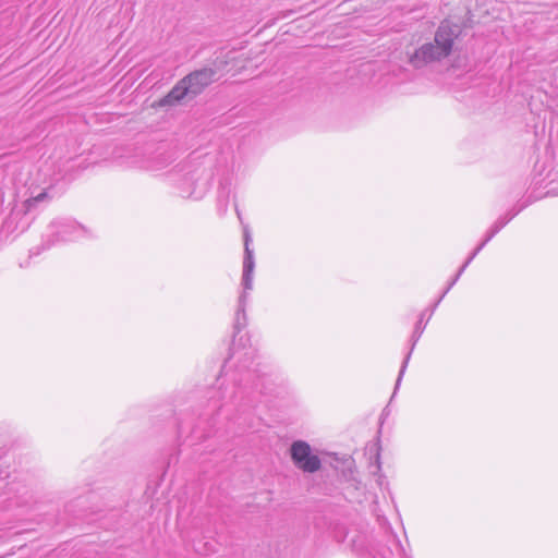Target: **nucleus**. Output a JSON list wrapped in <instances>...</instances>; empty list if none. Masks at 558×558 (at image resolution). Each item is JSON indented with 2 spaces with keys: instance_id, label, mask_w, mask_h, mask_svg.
<instances>
[{
  "instance_id": "f257e3e1",
  "label": "nucleus",
  "mask_w": 558,
  "mask_h": 558,
  "mask_svg": "<svg viewBox=\"0 0 558 558\" xmlns=\"http://www.w3.org/2000/svg\"><path fill=\"white\" fill-rule=\"evenodd\" d=\"M457 36L458 26L449 21H442L435 33L434 43H426L410 53L409 63L415 69H422L447 58L452 51Z\"/></svg>"
},
{
  "instance_id": "f03ea898",
  "label": "nucleus",
  "mask_w": 558,
  "mask_h": 558,
  "mask_svg": "<svg viewBox=\"0 0 558 558\" xmlns=\"http://www.w3.org/2000/svg\"><path fill=\"white\" fill-rule=\"evenodd\" d=\"M251 234L248 230L244 232V260H243V276L242 286L243 293L239 298V306L235 316L236 327L240 325V319H245V305L248 295V291L253 289V272L255 267L253 250L250 247Z\"/></svg>"
},
{
  "instance_id": "7ed1b4c3",
  "label": "nucleus",
  "mask_w": 558,
  "mask_h": 558,
  "mask_svg": "<svg viewBox=\"0 0 558 558\" xmlns=\"http://www.w3.org/2000/svg\"><path fill=\"white\" fill-rule=\"evenodd\" d=\"M290 454L294 465L305 473H315L322 466L320 459L312 452V448L306 441H294L291 445Z\"/></svg>"
},
{
  "instance_id": "20e7f679",
  "label": "nucleus",
  "mask_w": 558,
  "mask_h": 558,
  "mask_svg": "<svg viewBox=\"0 0 558 558\" xmlns=\"http://www.w3.org/2000/svg\"><path fill=\"white\" fill-rule=\"evenodd\" d=\"M215 75L216 72L213 69L205 68L190 73L183 80L190 88L192 97H196L214 82Z\"/></svg>"
},
{
  "instance_id": "39448f33",
  "label": "nucleus",
  "mask_w": 558,
  "mask_h": 558,
  "mask_svg": "<svg viewBox=\"0 0 558 558\" xmlns=\"http://www.w3.org/2000/svg\"><path fill=\"white\" fill-rule=\"evenodd\" d=\"M51 232L57 236V241H71L81 238L84 234L83 227L69 219L56 220L50 225Z\"/></svg>"
},
{
  "instance_id": "423d86ee",
  "label": "nucleus",
  "mask_w": 558,
  "mask_h": 558,
  "mask_svg": "<svg viewBox=\"0 0 558 558\" xmlns=\"http://www.w3.org/2000/svg\"><path fill=\"white\" fill-rule=\"evenodd\" d=\"M192 99L190 88L187 87L184 80H180L172 89L158 101L159 107H172L181 104L184 99Z\"/></svg>"
},
{
  "instance_id": "0eeeda50",
  "label": "nucleus",
  "mask_w": 558,
  "mask_h": 558,
  "mask_svg": "<svg viewBox=\"0 0 558 558\" xmlns=\"http://www.w3.org/2000/svg\"><path fill=\"white\" fill-rule=\"evenodd\" d=\"M515 213L509 214L502 218H499L493 227L489 229L485 240L474 250L466 262L461 266V271H464L473 258L480 253V251L489 242L513 217Z\"/></svg>"
},
{
  "instance_id": "6e6552de",
  "label": "nucleus",
  "mask_w": 558,
  "mask_h": 558,
  "mask_svg": "<svg viewBox=\"0 0 558 558\" xmlns=\"http://www.w3.org/2000/svg\"><path fill=\"white\" fill-rule=\"evenodd\" d=\"M404 550L395 536H390L388 544L377 550L378 558H402Z\"/></svg>"
},
{
  "instance_id": "1a4fd4ad",
  "label": "nucleus",
  "mask_w": 558,
  "mask_h": 558,
  "mask_svg": "<svg viewBox=\"0 0 558 558\" xmlns=\"http://www.w3.org/2000/svg\"><path fill=\"white\" fill-rule=\"evenodd\" d=\"M424 328H425V325H423V317H421L420 320L415 325V329H414V332H413V336H412L413 343H412L411 350H413L415 343L417 342V340L420 339L421 335L423 333ZM411 352L412 351H410L408 353V355L405 356V359H404V361H403V363L401 365V368H400V372H399V376H398L397 383H396V389L399 387V385L401 383V379H402V376L404 375L405 368H407L408 363L410 361Z\"/></svg>"
},
{
  "instance_id": "9d476101",
  "label": "nucleus",
  "mask_w": 558,
  "mask_h": 558,
  "mask_svg": "<svg viewBox=\"0 0 558 558\" xmlns=\"http://www.w3.org/2000/svg\"><path fill=\"white\" fill-rule=\"evenodd\" d=\"M48 194L46 192H41L34 197H29L24 202V208L26 211H31L38 203L47 201Z\"/></svg>"
},
{
  "instance_id": "9b49d317",
  "label": "nucleus",
  "mask_w": 558,
  "mask_h": 558,
  "mask_svg": "<svg viewBox=\"0 0 558 558\" xmlns=\"http://www.w3.org/2000/svg\"><path fill=\"white\" fill-rule=\"evenodd\" d=\"M463 271H461V268L459 269L458 274L456 275V277L450 280L447 289L444 291V293L440 295V298L438 299V301L436 302L435 306H437L439 304V302L444 299V296L448 293V291L456 284V282L458 281V279L460 278V276L462 275Z\"/></svg>"
}]
</instances>
